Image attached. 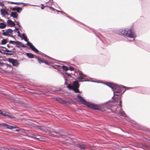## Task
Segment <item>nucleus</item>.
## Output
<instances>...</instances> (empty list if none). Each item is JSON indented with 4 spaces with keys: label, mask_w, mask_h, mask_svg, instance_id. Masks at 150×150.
I'll return each mask as SVG.
<instances>
[{
    "label": "nucleus",
    "mask_w": 150,
    "mask_h": 150,
    "mask_svg": "<svg viewBox=\"0 0 150 150\" xmlns=\"http://www.w3.org/2000/svg\"><path fill=\"white\" fill-rule=\"evenodd\" d=\"M19 65V63L17 62V61L15 60L14 62L13 63V65L14 66L17 67Z\"/></svg>",
    "instance_id": "412c9836"
},
{
    "label": "nucleus",
    "mask_w": 150,
    "mask_h": 150,
    "mask_svg": "<svg viewBox=\"0 0 150 150\" xmlns=\"http://www.w3.org/2000/svg\"><path fill=\"white\" fill-rule=\"evenodd\" d=\"M22 37L23 40L26 42H27V45L29 46L30 48L33 51L36 52H38V50L32 44L28 41L27 38L25 33L22 34Z\"/></svg>",
    "instance_id": "7ed1b4c3"
},
{
    "label": "nucleus",
    "mask_w": 150,
    "mask_h": 150,
    "mask_svg": "<svg viewBox=\"0 0 150 150\" xmlns=\"http://www.w3.org/2000/svg\"><path fill=\"white\" fill-rule=\"evenodd\" d=\"M49 7L53 11H54L55 10L54 9V8H53L52 7Z\"/></svg>",
    "instance_id": "37998d69"
},
{
    "label": "nucleus",
    "mask_w": 150,
    "mask_h": 150,
    "mask_svg": "<svg viewBox=\"0 0 150 150\" xmlns=\"http://www.w3.org/2000/svg\"><path fill=\"white\" fill-rule=\"evenodd\" d=\"M67 87L70 90H72L73 89V88L72 85H67Z\"/></svg>",
    "instance_id": "c85d7f7f"
},
{
    "label": "nucleus",
    "mask_w": 150,
    "mask_h": 150,
    "mask_svg": "<svg viewBox=\"0 0 150 150\" xmlns=\"http://www.w3.org/2000/svg\"><path fill=\"white\" fill-rule=\"evenodd\" d=\"M82 76H85V77L86 76L85 75H84L83 74H82Z\"/></svg>",
    "instance_id": "6e6d98bb"
},
{
    "label": "nucleus",
    "mask_w": 150,
    "mask_h": 150,
    "mask_svg": "<svg viewBox=\"0 0 150 150\" xmlns=\"http://www.w3.org/2000/svg\"><path fill=\"white\" fill-rule=\"evenodd\" d=\"M7 117L8 118L10 119H13V118H15V117L14 116H13L11 114L9 113V114L7 116Z\"/></svg>",
    "instance_id": "aec40b11"
},
{
    "label": "nucleus",
    "mask_w": 150,
    "mask_h": 150,
    "mask_svg": "<svg viewBox=\"0 0 150 150\" xmlns=\"http://www.w3.org/2000/svg\"><path fill=\"white\" fill-rule=\"evenodd\" d=\"M1 15L2 16H4L5 15H8V13L5 9H2L1 10Z\"/></svg>",
    "instance_id": "9d476101"
},
{
    "label": "nucleus",
    "mask_w": 150,
    "mask_h": 150,
    "mask_svg": "<svg viewBox=\"0 0 150 150\" xmlns=\"http://www.w3.org/2000/svg\"><path fill=\"white\" fill-rule=\"evenodd\" d=\"M115 98L116 99H115V100H114L113 102H116L118 99V98H116V97Z\"/></svg>",
    "instance_id": "58836bf2"
},
{
    "label": "nucleus",
    "mask_w": 150,
    "mask_h": 150,
    "mask_svg": "<svg viewBox=\"0 0 150 150\" xmlns=\"http://www.w3.org/2000/svg\"><path fill=\"white\" fill-rule=\"evenodd\" d=\"M120 107H121V108L122 107V105H121V103H122V100H120Z\"/></svg>",
    "instance_id": "79ce46f5"
},
{
    "label": "nucleus",
    "mask_w": 150,
    "mask_h": 150,
    "mask_svg": "<svg viewBox=\"0 0 150 150\" xmlns=\"http://www.w3.org/2000/svg\"><path fill=\"white\" fill-rule=\"evenodd\" d=\"M16 47L18 48H20L21 47H28L25 46L23 44L21 43V42L18 41H16Z\"/></svg>",
    "instance_id": "1a4fd4ad"
},
{
    "label": "nucleus",
    "mask_w": 150,
    "mask_h": 150,
    "mask_svg": "<svg viewBox=\"0 0 150 150\" xmlns=\"http://www.w3.org/2000/svg\"><path fill=\"white\" fill-rule=\"evenodd\" d=\"M77 98L79 100V102L81 104L86 105L88 107L92 109L101 110V108L100 105L94 104L92 103H90L86 101L82 97L79 95L77 96Z\"/></svg>",
    "instance_id": "f257e3e1"
},
{
    "label": "nucleus",
    "mask_w": 150,
    "mask_h": 150,
    "mask_svg": "<svg viewBox=\"0 0 150 150\" xmlns=\"http://www.w3.org/2000/svg\"><path fill=\"white\" fill-rule=\"evenodd\" d=\"M0 127H2L4 129H8L13 130L14 128H17L16 127H14L8 124H5L4 123H0Z\"/></svg>",
    "instance_id": "423d86ee"
},
{
    "label": "nucleus",
    "mask_w": 150,
    "mask_h": 150,
    "mask_svg": "<svg viewBox=\"0 0 150 150\" xmlns=\"http://www.w3.org/2000/svg\"><path fill=\"white\" fill-rule=\"evenodd\" d=\"M109 103V102H107V103H105V104H104V106H105V105H106L108 104Z\"/></svg>",
    "instance_id": "09e8293b"
},
{
    "label": "nucleus",
    "mask_w": 150,
    "mask_h": 150,
    "mask_svg": "<svg viewBox=\"0 0 150 150\" xmlns=\"http://www.w3.org/2000/svg\"><path fill=\"white\" fill-rule=\"evenodd\" d=\"M6 25L4 23H0V28L4 29L6 28Z\"/></svg>",
    "instance_id": "2eb2a0df"
},
{
    "label": "nucleus",
    "mask_w": 150,
    "mask_h": 150,
    "mask_svg": "<svg viewBox=\"0 0 150 150\" xmlns=\"http://www.w3.org/2000/svg\"><path fill=\"white\" fill-rule=\"evenodd\" d=\"M17 31H16H16H15V32H17Z\"/></svg>",
    "instance_id": "052dcab7"
},
{
    "label": "nucleus",
    "mask_w": 150,
    "mask_h": 150,
    "mask_svg": "<svg viewBox=\"0 0 150 150\" xmlns=\"http://www.w3.org/2000/svg\"><path fill=\"white\" fill-rule=\"evenodd\" d=\"M3 54H6V55H12L13 54V52H10L9 53H7L6 52H4Z\"/></svg>",
    "instance_id": "cd10ccee"
},
{
    "label": "nucleus",
    "mask_w": 150,
    "mask_h": 150,
    "mask_svg": "<svg viewBox=\"0 0 150 150\" xmlns=\"http://www.w3.org/2000/svg\"><path fill=\"white\" fill-rule=\"evenodd\" d=\"M9 43L10 44H12L13 45H16V41L10 40L9 41Z\"/></svg>",
    "instance_id": "7c9ffc66"
},
{
    "label": "nucleus",
    "mask_w": 150,
    "mask_h": 150,
    "mask_svg": "<svg viewBox=\"0 0 150 150\" xmlns=\"http://www.w3.org/2000/svg\"><path fill=\"white\" fill-rule=\"evenodd\" d=\"M69 69L70 70H73L74 69V68L72 67H69Z\"/></svg>",
    "instance_id": "4c0bfd02"
},
{
    "label": "nucleus",
    "mask_w": 150,
    "mask_h": 150,
    "mask_svg": "<svg viewBox=\"0 0 150 150\" xmlns=\"http://www.w3.org/2000/svg\"><path fill=\"white\" fill-rule=\"evenodd\" d=\"M36 59L38 60V62L41 64V63H43V61L40 60L39 57H36Z\"/></svg>",
    "instance_id": "393cba45"
},
{
    "label": "nucleus",
    "mask_w": 150,
    "mask_h": 150,
    "mask_svg": "<svg viewBox=\"0 0 150 150\" xmlns=\"http://www.w3.org/2000/svg\"><path fill=\"white\" fill-rule=\"evenodd\" d=\"M115 86H116L117 88H114V89L115 90V91H116V92L118 93H120L122 91V88H126L122 85L119 86L117 84H115Z\"/></svg>",
    "instance_id": "0eeeda50"
},
{
    "label": "nucleus",
    "mask_w": 150,
    "mask_h": 150,
    "mask_svg": "<svg viewBox=\"0 0 150 150\" xmlns=\"http://www.w3.org/2000/svg\"><path fill=\"white\" fill-rule=\"evenodd\" d=\"M71 18V19H72V18Z\"/></svg>",
    "instance_id": "69168bd1"
},
{
    "label": "nucleus",
    "mask_w": 150,
    "mask_h": 150,
    "mask_svg": "<svg viewBox=\"0 0 150 150\" xmlns=\"http://www.w3.org/2000/svg\"><path fill=\"white\" fill-rule=\"evenodd\" d=\"M51 132L59 134V135H54L53 134H52L51 135L53 137H60L63 139H67V136L66 134H60V133L59 132H55L54 131L53 129H52V131H51Z\"/></svg>",
    "instance_id": "39448f33"
},
{
    "label": "nucleus",
    "mask_w": 150,
    "mask_h": 150,
    "mask_svg": "<svg viewBox=\"0 0 150 150\" xmlns=\"http://www.w3.org/2000/svg\"><path fill=\"white\" fill-rule=\"evenodd\" d=\"M128 41H130H130H132V40H129L128 39Z\"/></svg>",
    "instance_id": "13d9d810"
},
{
    "label": "nucleus",
    "mask_w": 150,
    "mask_h": 150,
    "mask_svg": "<svg viewBox=\"0 0 150 150\" xmlns=\"http://www.w3.org/2000/svg\"><path fill=\"white\" fill-rule=\"evenodd\" d=\"M1 64V62H0V65Z\"/></svg>",
    "instance_id": "e2e57ef3"
},
{
    "label": "nucleus",
    "mask_w": 150,
    "mask_h": 150,
    "mask_svg": "<svg viewBox=\"0 0 150 150\" xmlns=\"http://www.w3.org/2000/svg\"><path fill=\"white\" fill-rule=\"evenodd\" d=\"M58 11L59 12H60L64 16H67V17H69V18H70L69 17L67 16V14L65 13H64V12H62V11Z\"/></svg>",
    "instance_id": "f704fd0d"
},
{
    "label": "nucleus",
    "mask_w": 150,
    "mask_h": 150,
    "mask_svg": "<svg viewBox=\"0 0 150 150\" xmlns=\"http://www.w3.org/2000/svg\"><path fill=\"white\" fill-rule=\"evenodd\" d=\"M7 42L6 40L4 39L1 41V44L2 45H5L7 43Z\"/></svg>",
    "instance_id": "4be33fe9"
},
{
    "label": "nucleus",
    "mask_w": 150,
    "mask_h": 150,
    "mask_svg": "<svg viewBox=\"0 0 150 150\" xmlns=\"http://www.w3.org/2000/svg\"><path fill=\"white\" fill-rule=\"evenodd\" d=\"M41 9H43L44 8V7H41Z\"/></svg>",
    "instance_id": "603ef678"
},
{
    "label": "nucleus",
    "mask_w": 150,
    "mask_h": 150,
    "mask_svg": "<svg viewBox=\"0 0 150 150\" xmlns=\"http://www.w3.org/2000/svg\"><path fill=\"white\" fill-rule=\"evenodd\" d=\"M119 113L121 116H122L123 117H126V115L125 113V112L123 111V110L121 109H120V111H119Z\"/></svg>",
    "instance_id": "4468645a"
},
{
    "label": "nucleus",
    "mask_w": 150,
    "mask_h": 150,
    "mask_svg": "<svg viewBox=\"0 0 150 150\" xmlns=\"http://www.w3.org/2000/svg\"><path fill=\"white\" fill-rule=\"evenodd\" d=\"M79 146L81 148L83 149H84L85 148V146L83 144H80L79 145Z\"/></svg>",
    "instance_id": "c756f323"
},
{
    "label": "nucleus",
    "mask_w": 150,
    "mask_h": 150,
    "mask_svg": "<svg viewBox=\"0 0 150 150\" xmlns=\"http://www.w3.org/2000/svg\"><path fill=\"white\" fill-rule=\"evenodd\" d=\"M15 29H14L15 31L16 30V31H17V33H18V36L19 37H21L20 35V32L19 31V30L18 28H17L16 27H15Z\"/></svg>",
    "instance_id": "2f4dec72"
},
{
    "label": "nucleus",
    "mask_w": 150,
    "mask_h": 150,
    "mask_svg": "<svg viewBox=\"0 0 150 150\" xmlns=\"http://www.w3.org/2000/svg\"><path fill=\"white\" fill-rule=\"evenodd\" d=\"M106 85L110 87L113 90H114V88H116V86H115V84H112L110 83H108V84H106Z\"/></svg>",
    "instance_id": "f8f14e48"
},
{
    "label": "nucleus",
    "mask_w": 150,
    "mask_h": 150,
    "mask_svg": "<svg viewBox=\"0 0 150 150\" xmlns=\"http://www.w3.org/2000/svg\"><path fill=\"white\" fill-rule=\"evenodd\" d=\"M113 91L114 96H118L119 95L120 93H117V92H116V91H115L114 90H113Z\"/></svg>",
    "instance_id": "a878e982"
},
{
    "label": "nucleus",
    "mask_w": 150,
    "mask_h": 150,
    "mask_svg": "<svg viewBox=\"0 0 150 150\" xmlns=\"http://www.w3.org/2000/svg\"><path fill=\"white\" fill-rule=\"evenodd\" d=\"M7 22V23L8 25H11V26H14L15 25L14 22L11 20H8Z\"/></svg>",
    "instance_id": "ddd939ff"
},
{
    "label": "nucleus",
    "mask_w": 150,
    "mask_h": 150,
    "mask_svg": "<svg viewBox=\"0 0 150 150\" xmlns=\"http://www.w3.org/2000/svg\"><path fill=\"white\" fill-rule=\"evenodd\" d=\"M56 99L61 104H64L69 102L68 100L65 99L58 98H56Z\"/></svg>",
    "instance_id": "6e6552de"
},
{
    "label": "nucleus",
    "mask_w": 150,
    "mask_h": 150,
    "mask_svg": "<svg viewBox=\"0 0 150 150\" xmlns=\"http://www.w3.org/2000/svg\"><path fill=\"white\" fill-rule=\"evenodd\" d=\"M16 23H17V25H18L20 27H21L18 21H16Z\"/></svg>",
    "instance_id": "c9c22d12"
},
{
    "label": "nucleus",
    "mask_w": 150,
    "mask_h": 150,
    "mask_svg": "<svg viewBox=\"0 0 150 150\" xmlns=\"http://www.w3.org/2000/svg\"><path fill=\"white\" fill-rule=\"evenodd\" d=\"M15 60L13 59L9 58L8 59V61L9 62H10V63H11L13 64V63L14 62Z\"/></svg>",
    "instance_id": "b1692460"
},
{
    "label": "nucleus",
    "mask_w": 150,
    "mask_h": 150,
    "mask_svg": "<svg viewBox=\"0 0 150 150\" xmlns=\"http://www.w3.org/2000/svg\"><path fill=\"white\" fill-rule=\"evenodd\" d=\"M64 84H65V85H67V82H66V81H65V83H64Z\"/></svg>",
    "instance_id": "3c124183"
},
{
    "label": "nucleus",
    "mask_w": 150,
    "mask_h": 150,
    "mask_svg": "<svg viewBox=\"0 0 150 150\" xmlns=\"http://www.w3.org/2000/svg\"><path fill=\"white\" fill-rule=\"evenodd\" d=\"M118 33L120 35L125 37L134 38L136 37L135 34L131 30L121 29L119 30Z\"/></svg>",
    "instance_id": "f03ea898"
},
{
    "label": "nucleus",
    "mask_w": 150,
    "mask_h": 150,
    "mask_svg": "<svg viewBox=\"0 0 150 150\" xmlns=\"http://www.w3.org/2000/svg\"><path fill=\"white\" fill-rule=\"evenodd\" d=\"M15 131H16V132H18L19 130H15Z\"/></svg>",
    "instance_id": "4d7b16f0"
},
{
    "label": "nucleus",
    "mask_w": 150,
    "mask_h": 150,
    "mask_svg": "<svg viewBox=\"0 0 150 150\" xmlns=\"http://www.w3.org/2000/svg\"><path fill=\"white\" fill-rule=\"evenodd\" d=\"M11 16L14 18H16L18 16V14L16 12H12L11 13Z\"/></svg>",
    "instance_id": "dca6fc26"
},
{
    "label": "nucleus",
    "mask_w": 150,
    "mask_h": 150,
    "mask_svg": "<svg viewBox=\"0 0 150 150\" xmlns=\"http://www.w3.org/2000/svg\"><path fill=\"white\" fill-rule=\"evenodd\" d=\"M15 9L18 13H20L22 10V8L20 7H15Z\"/></svg>",
    "instance_id": "a211bd4d"
},
{
    "label": "nucleus",
    "mask_w": 150,
    "mask_h": 150,
    "mask_svg": "<svg viewBox=\"0 0 150 150\" xmlns=\"http://www.w3.org/2000/svg\"><path fill=\"white\" fill-rule=\"evenodd\" d=\"M26 55L29 58H34V55L32 53L28 52L26 53Z\"/></svg>",
    "instance_id": "f3484780"
},
{
    "label": "nucleus",
    "mask_w": 150,
    "mask_h": 150,
    "mask_svg": "<svg viewBox=\"0 0 150 150\" xmlns=\"http://www.w3.org/2000/svg\"><path fill=\"white\" fill-rule=\"evenodd\" d=\"M17 3H18V4H18V5H20L21 4H24V3H23L17 2Z\"/></svg>",
    "instance_id": "de8ad7c7"
},
{
    "label": "nucleus",
    "mask_w": 150,
    "mask_h": 150,
    "mask_svg": "<svg viewBox=\"0 0 150 150\" xmlns=\"http://www.w3.org/2000/svg\"><path fill=\"white\" fill-rule=\"evenodd\" d=\"M73 88H79V87L78 82L77 81H74L73 82V85H72Z\"/></svg>",
    "instance_id": "9b49d317"
},
{
    "label": "nucleus",
    "mask_w": 150,
    "mask_h": 150,
    "mask_svg": "<svg viewBox=\"0 0 150 150\" xmlns=\"http://www.w3.org/2000/svg\"><path fill=\"white\" fill-rule=\"evenodd\" d=\"M62 69L64 70L67 71L68 70V69L67 66H62Z\"/></svg>",
    "instance_id": "473e14b6"
},
{
    "label": "nucleus",
    "mask_w": 150,
    "mask_h": 150,
    "mask_svg": "<svg viewBox=\"0 0 150 150\" xmlns=\"http://www.w3.org/2000/svg\"><path fill=\"white\" fill-rule=\"evenodd\" d=\"M8 114H9V112H2L1 115H3V116H6V117H7Z\"/></svg>",
    "instance_id": "5701e85b"
},
{
    "label": "nucleus",
    "mask_w": 150,
    "mask_h": 150,
    "mask_svg": "<svg viewBox=\"0 0 150 150\" xmlns=\"http://www.w3.org/2000/svg\"><path fill=\"white\" fill-rule=\"evenodd\" d=\"M66 74L68 76H71V74L70 73H66Z\"/></svg>",
    "instance_id": "a19ab883"
},
{
    "label": "nucleus",
    "mask_w": 150,
    "mask_h": 150,
    "mask_svg": "<svg viewBox=\"0 0 150 150\" xmlns=\"http://www.w3.org/2000/svg\"><path fill=\"white\" fill-rule=\"evenodd\" d=\"M13 150H18V149H16V148L13 149Z\"/></svg>",
    "instance_id": "5fc2aeb1"
},
{
    "label": "nucleus",
    "mask_w": 150,
    "mask_h": 150,
    "mask_svg": "<svg viewBox=\"0 0 150 150\" xmlns=\"http://www.w3.org/2000/svg\"><path fill=\"white\" fill-rule=\"evenodd\" d=\"M4 4L2 2H0V6L2 7H3L4 6Z\"/></svg>",
    "instance_id": "e433bc0d"
},
{
    "label": "nucleus",
    "mask_w": 150,
    "mask_h": 150,
    "mask_svg": "<svg viewBox=\"0 0 150 150\" xmlns=\"http://www.w3.org/2000/svg\"><path fill=\"white\" fill-rule=\"evenodd\" d=\"M14 49H15V48H14L13 50H9L8 49H7V50H5V52H13V50Z\"/></svg>",
    "instance_id": "72a5a7b5"
},
{
    "label": "nucleus",
    "mask_w": 150,
    "mask_h": 150,
    "mask_svg": "<svg viewBox=\"0 0 150 150\" xmlns=\"http://www.w3.org/2000/svg\"><path fill=\"white\" fill-rule=\"evenodd\" d=\"M49 1H48V2H46V3H48V2H49Z\"/></svg>",
    "instance_id": "680f3d73"
},
{
    "label": "nucleus",
    "mask_w": 150,
    "mask_h": 150,
    "mask_svg": "<svg viewBox=\"0 0 150 150\" xmlns=\"http://www.w3.org/2000/svg\"><path fill=\"white\" fill-rule=\"evenodd\" d=\"M12 3H13L15 4H18V3H17V2H12Z\"/></svg>",
    "instance_id": "8fccbe9b"
},
{
    "label": "nucleus",
    "mask_w": 150,
    "mask_h": 150,
    "mask_svg": "<svg viewBox=\"0 0 150 150\" xmlns=\"http://www.w3.org/2000/svg\"><path fill=\"white\" fill-rule=\"evenodd\" d=\"M15 30H12L10 28L6 30H2V31L3 33L2 34L4 36H8L9 37H11L15 39V38L13 35H11L12 34L13 32Z\"/></svg>",
    "instance_id": "20e7f679"
},
{
    "label": "nucleus",
    "mask_w": 150,
    "mask_h": 150,
    "mask_svg": "<svg viewBox=\"0 0 150 150\" xmlns=\"http://www.w3.org/2000/svg\"><path fill=\"white\" fill-rule=\"evenodd\" d=\"M41 5L42 6H44V5H43V4H41Z\"/></svg>",
    "instance_id": "bf43d9fd"
},
{
    "label": "nucleus",
    "mask_w": 150,
    "mask_h": 150,
    "mask_svg": "<svg viewBox=\"0 0 150 150\" xmlns=\"http://www.w3.org/2000/svg\"><path fill=\"white\" fill-rule=\"evenodd\" d=\"M3 48H4L5 49V50H2L3 51L5 52V50H7L8 49L6 48L5 47H3Z\"/></svg>",
    "instance_id": "a18cd8bd"
},
{
    "label": "nucleus",
    "mask_w": 150,
    "mask_h": 150,
    "mask_svg": "<svg viewBox=\"0 0 150 150\" xmlns=\"http://www.w3.org/2000/svg\"><path fill=\"white\" fill-rule=\"evenodd\" d=\"M72 90H73L74 92L75 93H81V92L79 91V90L78 89V88H73V89H72Z\"/></svg>",
    "instance_id": "6ab92c4d"
},
{
    "label": "nucleus",
    "mask_w": 150,
    "mask_h": 150,
    "mask_svg": "<svg viewBox=\"0 0 150 150\" xmlns=\"http://www.w3.org/2000/svg\"><path fill=\"white\" fill-rule=\"evenodd\" d=\"M0 150H1V149L0 148Z\"/></svg>",
    "instance_id": "338daca9"
},
{
    "label": "nucleus",
    "mask_w": 150,
    "mask_h": 150,
    "mask_svg": "<svg viewBox=\"0 0 150 150\" xmlns=\"http://www.w3.org/2000/svg\"><path fill=\"white\" fill-rule=\"evenodd\" d=\"M0 52H1V51H0Z\"/></svg>",
    "instance_id": "774afa93"
},
{
    "label": "nucleus",
    "mask_w": 150,
    "mask_h": 150,
    "mask_svg": "<svg viewBox=\"0 0 150 150\" xmlns=\"http://www.w3.org/2000/svg\"><path fill=\"white\" fill-rule=\"evenodd\" d=\"M37 137H36V138L37 139H39V140H40V138L39 137H40V136H37Z\"/></svg>",
    "instance_id": "49530a36"
},
{
    "label": "nucleus",
    "mask_w": 150,
    "mask_h": 150,
    "mask_svg": "<svg viewBox=\"0 0 150 150\" xmlns=\"http://www.w3.org/2000/svg\"><path fill=\"white\" fill-rule=\"evenodd\" d=\"M77 79L79 80V82H81L82 81H81V80L83 79L84 78L81 76H79L77 78Z\"/></svg>",
    "instance_id": "bb28decb"
},
{
    "label": "nucleus",
    "mask_w": 150,
    "mask_h": 150,
    "mask_svg": "<svg viewBox=\"0 0 150 150\" xmlns=\"http://www.w3.org/2000/svg\"><path fill=\"white\" fill-rule=\"evenodd\" d=\"M43 63H44L48 65L47 63L45 60L43 61Z\"/></svg>",
    "instance_id": "c03bdc74"
},
{
    "label": "nucleus",
    "mask_w": 150,
    "mask_h": 150,
    "mask_svg": "<svg viewBox=\"0 0 150 150\" xmlns=\"http://www.w3.org/2000/svg\"><path fill=\"white\" fill-rule=\"evenodd\" d=\"M2 112H1V110H0V114H1Z\"/></svg>",
    "instance_id": "864d4df0"
},
{
    "label": "nucleus",
    "mask_w": 150,
    "mask_h": 150,
    "mask_svg": "<svg viewBox=\"0 0 150 150\" xmlns=\"http://www.w3.org/2000/svg\"><path fill=\"white\" fill-rule=\"evenodd\" d=\"M7 46L8 47V48H10V47H13L12 46H10L9 45V44H8L7 45Z\"/></svg>",
    "instance_id": "ea45409f"
},
{
    "label": "nucleus",
    "mask_w": 150,
    "mask_h": 150,
    "mask_svg": "<svg viewBox=\"0 0 150 150\" xmlns=\"http://www.w3.org/2000/svg\"><path fill=\"white\" fill-rule=\"evenodd\" d=\"M113 98H114V96H113V97L112 98V99H113Z\"/></svg>",
    "instance_id": "0e129e2a"
}]
</instances>
